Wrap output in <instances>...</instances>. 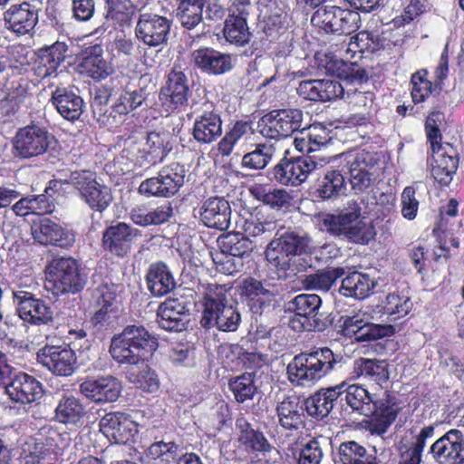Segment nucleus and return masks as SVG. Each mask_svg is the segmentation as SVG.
<instances>
[{
	"label": "nucleus",
	"mask_w": 464,
	"mask_h": 464,
	"mask_svg": "<svg viewBox=\"0 0 464 464\" xmlns=\"http://www.w3.org/2000/svg\"><path fill=\"white\" fill-rule=\"evenodd\" d=\"M157 348L156 338L144 327L129 325L111 338L109 353L119 364L132 368L150 358Z\"/></svg>",
	"instance_id": "1"
},
{
	"label": "nucleus",
	"mask_w": 464,
	"mask_h": 464,
	"mask_svg": "<svg viewBox=\"0 0 464 464\" xmlns=\"http://www.w3.org/2000/svg\"><path fill=\"white\" fill-rule=\"evenodd\" d=\"M335 363L334 353L327 347L301 353L287 365L289 382L300 387H311L327 375Z\"/></svg>",
	"instance_id": "2"
},
{
	"label": "nucleus",
	"mask_w": 464,
	"mask_h": 464,
	"mask_svg": "<svg viewBox=\"0 0 464 464\" xmlns=\"http://www.w3.org/2000/svg\"><path fill=\"white\" fill-rule=\"evenodd\" d=\"M203 296V316L201 324L205 327L217 326L223 332H234L240 324L239 313L233 305L224 303L227 288L217 284L202 285L199 289Z\"/></svg>",
	"instance_id": "3"
},
{
	"label": "nucleus",
	"mask_w": 464,
	"mask_h": 464,
	"mask_svg": "<svg viewBox=\"0 0 464 464\" xmlns=\"http://www.w3.org/2000/svg\"><path fill=\"white\" fill-rule=\"evenodd\" d=\"M320 228L360 245L368 244L376 234L371 222L361 218V209L358 207L338 215H325L321 220Z\"/></svg>",
	"instance_id": "4"
},
{
	"label": "nucleus",
	"mask_w": 464,
	"mask_h": 464,
	"mask_svg": "<svg viewBox=\"0 0 464 464\" xmlns=\"http://www.w3.org/2000/svg\"><path fill=\"white\" fill-rule=\"evenodd\" d=\"M56 182L72 184L80 198L92 209L102 212L111 202V189L96 180V175L90 170L72 171L69 176L58 174Z\"/></svg>",
	"instance_id": "5"
},
{
	"label": "nucleus",
	"mask_w": 464,
	"mask_h": 464,
	"mask_svg": "<svg viewBox=\"0 0 464 464\" xmlns=\"http://www.w3.org/2000/svg\"><path fill=\"white\" fill-rule=\"evenodd\" d=\"M311 238L295 232H285L276 237L267 245L265 256L268 264L279 271H286L292 257L312 251Z\"/></svg>",
	"instance_id": "6"
},
{
	"label": "nucleus",
	"mask_w": 464,
	"mask_h": 464,
	"mask_svg": "<svg viewBox=\"0 0 464 464\" xmlns=\"http://www.w3.org/2000/svg\"><path fill=\"white\" fill-rule=\"evenodd\" d=\"M84 285L79 274L77 262L72 258L54 259L48 266L45 288L54 295L74 294Z\"/></svg>",
	"instance_id": "7"
},
{
	"label": "nucleus",
	"mask_w": 464,
	"mask_h": 464,
	"mask_svg": "<svg viewBox=\"0 0 464 464\" xmlns=\"http://www.w3.org/2000/svg\"><path fill=\"white\" fill-rule=\"evenodd\" d=\"M330 162L331 157L323 154L284 160L275 168L274 175L283 185L297 186L313 171L321 169Z\"/></svg>",
	"instance_id": "8"
},
{
	"label": "nucleus",
	"mask_w": 464,
	"mask_h": 464,
	"mask_svg": "<svg viewBox=\"0 0 464 464\" xmlns=\"http://www.w3.org/2000/svg\"><path fill=\"white\" fill-rule=\"evenodd\" d=\"M311 22L326 33L349 35L359 29L361 15L356 11L327 5L317 9Z\"/></svg>",
	"instance_id": "9"
},
{
	"label": "nucleus",
	"mask_w": 464,
	"mask_h": 464,
	"mask_svg": "<svg viewBox=\"0 0 464 464\" xmlns=\"http://www.w3.org/2000/svg\"><path fill=\"white\" fill-rule=\"evenodd\" d=\"M303 122V111L299 109L272 111L259 122L261 134L268 139L290 137L299 130Z\"/></svg>",
	"instance_id": "10"
},
{
	"label": "nucleus",
	"mask_w": 464,
	"mask_h": 464,
	"mask_svg": "<svg viewBox=\"0 0 464 464\" xmlns=\"http://www.w3.org/2000/svg\"><path fill=\"white\" fill-rule=\"evenodd\" d=\"M54 137L44 128L28 125L19 129L14 138V153L24 159L36 157L47 151Z\"/></svg>",
	"instance_id": "11"
},
{
	"label": "nucleus",
	"mask_w": 464,
	"mask_h": 464,
	"mask_svg": "<svg viewBox=\"0 0 464 464\" xmlns=\"http://www.w3.org/2000/svg\"><path fill=\"white\" fill-rule=\"evenodd\" d=\"M184 183V170L178 163L163 168L157 177L141 182L139 191L146 196L170 197Z\"/></svg>",
	"instance_id": "12"
},
{
	"label": "nucleus",
	"mask_w": 464,
	"mask_h": 464,
	"mask_svg": "<svg viewBox=\"0 0 464 464\" xmlns=\"http://www.w3.org/2000/svg\"><path fill=\"white\" fill-rule=\"evenodd\" d=\"M37 362L58 376H71L77 367V357L69 346H44L37 353Z\"/></svg>",
	"instance_id": "13"
},
{
	"label": "nucleus",
	"mask_w": 464,
	"mask_h": 464,
	"mask_svg": "<svg viewBox=\"0 0 464 464\" xmlns=\"http://www.w3.org/2000/svg\"><path fill=\"white\" fill-rule=\"evenodd\" d=\"M189 88L188 79L181 71L169 72L167 83L161 88L160 101L168 114L188 104Z\"/></svg>",
	"instance_id": "14"
},
{
	"label": "nucleus",
	"mask_w": 464,
	"mask_h": 464,
	"mask_svg": "<svg viewBox=\"0 0 464 464\" xmlns=\"http://www.w3.org/2000/svg\"><path fill=\"white\" fill-rule=\"evenodd\" d=\"M372 318L363 314V309L359 314L347 317L343 323V331L347 335H353L357 341L368 342L390 336L394 333L391 324L371 323Z\"/></svg>",
	"instance_id": "15"
},
{
	"label": "nucleus",
	"mask_w": 464,
	"mask_h": 464,
	"mask_svg": "<svg viewBox=\"0 0 464 464\" xmlns=\"http://www.w3.org/2000/svg\"><path fill=\"white\" fill-rule=\"evenodd\" d=\"M341 160L349 164L350 183L352 188L356 192H362L367 189L372 181V157L364 151L353 153H343L331 157V161Z\"/></svg>",
	"instance_id": "16"
},
{
	"label": "nucleus",
	"mask_w": 464,
	"mask_h": 464,
	"mask_svg": "<svg viewBox=\"0 0 464 464\" xmlns=\"http://www.w3.org/2000/svg\"><path fill=\"white\" fill-rule=\"evenodd\" d=\"M170 21L154 14H141L136 25V35L149 46H159L167 42Z\"/></svg>",
	"instance_id": "17"
},
{
	"label": "nucleus",
	"mask_w": 464,
	"mask_h": 464,
	"mask_svg": "<svg viewBox=\"0 0 464 464\" xmlns=\"http://www.w3.org/2000/svg\"><path fill=\"white\" fill-rule=\"evenodd\" d=\"M33 238L42 245L70 247L75 241L74 234L47 218L34 222L31 227Z\"/></svg>",
	"instance_id": "18"
},
{
	"label": "nucleus",
	"mask_w": 464,
	"mask_h": 464,
	"mask_svg": "<svg viewBox=\"0 0 464 464\" xmlns=\"http://www.w3.org/2000/svg\"><path fill=\"white\" fill-rule=\"evenodd\" d=\"M140 236V230L121 222L105 229L102 246L112 255L124 256L130 251L134 239Z\"/></svg>",
	"instance_id": "19"
},
{
	"label": "nucleus",
	"mask_w": 464,
	"mask_h": 464,
	"mask_svg": "<svg viewBox=\"0 0 464 464\" xmlns=\"http://www.w3.org/2000/svg\"><path fill=\"white\" fill-rule=\"evenodd\" d=\"M411 308L412 302L409 295L398 291L388 294L381 304L365 306L363 314L372 319H382L384 316H394L396 319L406 316Z\"/></svg>",
	"instance_id": "20"
},
{
	"label": "nucleus",
	"mask_w": 464,
	"mask_h": 464,
	"mask_svg": "<svg viewBox=\"0 0 464 464\" xmlns=\"http://www.w3.org/2000/svg\"><path fill=\"white\" fill-rule=\"evenodd\" d=\"M434 435L432 426H425L419 431L411 430L399 444L400 453L398 464H421L422 452L428 439Z\"/></svg>",
	"instance_id": "21"
},
{
	"label": "nucleus",
	"mask_w": 464,
	"mask_h": 464,
	"mask_svg": "<svg viewBox=\"0 0 464 464\" xmlns=\"http://www.w3.org/2000/svg\"><path fill=\"white\" fill-rule=\"evenodd\" d=\"M430 452L440 463L450 461L452 464L464 462V440L458 430H451L437 440L430 447Z\"/></svg>",
	"instance_id": "22"
},
{
	"label": "nucleus",
	"mask_w": 464,
	"mask_h": 464,
	"mask_svg": "<svg viewBox=\"0 0 464 464\" xmlns=\"http://www.w3.org/2000/svg\"><path fill=\"white\" fill-rule=\"evenodd\" d=\"M99 427L104 436L116 443H128L137 433L135 422L121 412L106 413L101 419Z\"/></svg>",
	"instance_id": "23"
},
{
	"label": "nucleus",
	"mask_w": 464,
	"mask_h": 464,
	"mask_svg": "<svg viewBox=\"0 0 464 464\" xmlns=\"http://www.w3.org/2000/svg\"><path fill=\"white\" fill-rule=\"evenodd\" d=\"M297 93L305 100L327 102L343 97L345 87L333 79L302 81Z\"/></svg>",
	"instance_id": "24"
},
{
	"label": "nucleus",
	"mask_w": 464,
	"mask_h": 464,
	"mask_svg": "<svg viewBox=\"0 0 464 464\" xmlns=\"http://www.w3.org/2000/svg\"><path fill=\"white\" fill-rule=\"evenodd\" d=\"M121 389V382L111 375L86 380L80 385L81 393L98 403L115 401Z\"/></svg>",
	"instance_id": "25"
},
{
	"label": "nucleus",
	"mask_w": 464,
	"mask_h": 464,
	"mask_svg": "<svg viewBox=\"0 0 464 464\" xmlns=\"http://www.w3.org/2000/svg\"><path fill=\"white\" fill-rule=\"evenodd\" d=\"M390 378L389 363L385 360L359 358L349 372L352 381L362 380L382 386Z\"/></svg>",
	"instance_id": "26"
},
{
	"label": "nucleus",
	"mask_w": 464,
	"mask_h": 464,
	"mask_svg": "<svg viewBox=\"0 0 464 464\" xmlns=\"http://www.w3.org/2000/svg\"><path fill=\"white\" fill-rule=\"evenodd\" d=\"M198 213L200 220L208 227L226 230L229 227L231 208L224 198L211 197L205 199Z\"/></svg>",
	"instance_id": "27"
},
{
	"label": "nucleus",
	"mask_w": 464,
	"mask_h": 464,
	"mask_svg": "<svg viewBox=\"0 0 464 464\" xmlns=\"http://www.w3.org/2000/svg\"><path fill=\"white\" fill-rule=\"evenodd\" d=\"M19 316L24 322L45 324L52 321L53 312L44 301L35 298L32 293L15 294Z\"/></svg>",
	"instance_id": "28"
},
{
	"label": "nucleus",
	"mask_w": 464,
	"mask_h": 464,
	"mask_svg": "<svg viewBox=\"0 0 464 464\" xmlns=\"http://www.w3.org/2000/svg\"><path fill=\"white\" fill-rule=\"evenodd\" d=\"M5 391L12 401L23 404L34 402L43 394L40 382L24 372L14 374L12 381L6 384Z\"/></svg>",
	"instance_id": "29"
},
{
	"label": "nucleus",
	"mask_w": 464,
	"mask_h": 464,
	"mask_svg": "<svg viewBox=\"0 0 464 464\" xmlns=\"http://www.w3.org/2000/svg\"><path fill=\"white\" fill-rule=\"evenodd\" d=\"M5 22L9 30L18 35H24L30 34L37 24V11L26 2L13 5L5 13Z\"/></svg>",
	"instance_id": "30"
},
{
	"label": "nucleus",
	"mask_w": 464,
	"mask_h": 464,
	"mask_svg": "<svg viewBox=\"0 0 464 464\" xmlns=\"http://www.w3.org/2000/svg\"><path fill=\"white\" fill-rule=\"evenodd\" d=\"M192 59L198 69L208 74H224L233 68L231 55L213 48L195 50L192 53Z\"/></svg>",
	"instance_id": "31"
},
{
	"label": "nucleus",
	"mask_w": 464,
	"mask_h": 464,
	"mask_svg": "<svg viewBox=\"0 0 464 464\" xmlns=\"http://www.w3.org/2000/svg\"><path fill=\"white\" fill-rule=\"evenodd\" d=\"M67 49L63 42L40 48L34 65L35 74L42 79L56 75L58 68L65 59Z\"/></svg>",
	"instance_id": "32"
},
{
	"label": "nucleus",
	"mask_w": 464,
	"mask_h": 464,
	"mask_svg": "<svg viewBox=\"0 0 464 464\" xmlns=\"http://www.w3.org/2000/svg\"><path fill=\"white\" fill-rule=\"evenodd\" d=\"M170 137L165 132H150L145 144L140 150L141 167H149L163 160L168 152L171 150Z\"/></svg>",
	"instance_id": "33"
},
{
	"label": "nucleus",
	"mask_w": 464,
	"mask_h": 464,
	"mask_svg": "<svg viewBox=\"0 0 464 464\" xmlns=\"http://www.w3.org/2000/svg\"><path fill=\"white\" fill-rule=\"evenodd\" d=\"M345 382L341 384L321 389L305 401V408L309 415L316 418L326 417L333 410L334 402L343 392Z\"/></svg>",
	"instance_id": "34"
},
{
	"label": "nucleus",
	"mask_w": 464,
	"mask_h": 464,
	"mask_svg": "<svg viewBox=\"0 0 464 464\" xmlns=\"http://www.w3.org/2000/svg\"><path fill=\"white\" fill-rule=\"evenodd\" d=\"M186 307L179 299H167L157 312L159 325L167 331L179 332L185 328Z\"/></svg>",
	"instance_id": "35"
},
{
	"label": "nucleus",
	"mask_w": 464,
	"mask_h": 464,
	"mask_svg": "<svg viewBox=\"0 0 464 464\" xmlns=\"http://www.w3.org/2000/svg\"><path fill=\"white\" fill-rule=\"evenodd\" d=\"M192 133L198 142L212 143L222 134L220 116L213 111H204L196 118Z\"/></svg>",
	"instance_id": "36"
},
{
	"label": "nucleus",
	"mask_w": 464,
	"mask_h": 464,
	"mask_svg": "<svg viewBox=\"0 0 464 464\" xmlns=\"http://www.w3.org/2000/svg\"><path fill=\"white\" fill-rule=\"evenodd\" d=\"M79 71L94 80H102L113 72V67L102 57V48L96 44L85 51Z\"/></svg>",
	"instance_id": "37"
},
{
	"label": "nucleus",
	"mask_w": 464,
	"mask_h": 464,
	"mask_svg": "<svg viewBox=\"0 0 464 464\" xmlns=\"http://www.w3.org/2000/svg\"><path fill=\"white\" fill-rule=\"evenodd\" d=\"M93 297L97 306L93 316L96 324H102L118 316L119 303L112 287L107 285L99 286L95 290Z\"/></svg>",
	"instance_id": "38"
},
{
	"label": "nucleus",
	"mask_w": 464,
	"mask_h": 464,
	"mask_svg": "<svg viewBox=\"0 0 464 464\" xmlns=\"http://www.w3.org/2000/svg\"><path fill=\"white\" fill-rule=\"evenodd\" d=\"M322 300L315 294H302L297 295L294 301L295 307L294 318L290 321V325L294 330L304 328L309 318L314 317L321 306Z\"/></svg>",
	"instance_id": "39"
},
{
	"label": "nucleus",
	"mask_w": 464,
	"mask_h": 464,
	"mask_svg": "<svg viewBox=\"0 0 464 464\" xmlns=\"http://www.w3.org/2000/svg\"><path fill=\"white\" fill-rule=\"evenodd\" d=\"M53 103L58 112L68 121L79 119L84 108L82 97L67 89H57L53 94Z\"/></svg>",
	"instance_id": "40"
},
{
	"label": "nucleus",
	"mask_w": 464,
	"mask_h": 464,
	"mask_svg": "<svg viewBox=\"0 0 464 464\" xmlns=\"http://www.w3.org/2000/svg\"><path fill=\"white\" fill-rule=\"evenodd\" d=\"M148 288L155 296H163L176 286L175 279L163 263L152 264L147 275Z\"/></svg>",
	"instance_id": "41"
},
{
	"label": "nucleus",
	"mask_w": 464,
	"mask_h": 464,
	"mask_svg": "<svg viewBox=\"0 0 464 464\" xmlns=\"http://www.w3.org/2000/svg\"><path fill=\"white\" fill-rule=\"evenodd\" d=\"M374 286L375 281L370 276L353 272L343 279L340 293L347 297L363 299L370 295Z\"/></svg>",
	"instance_id": "42"
},
{
	"label": "nucleus",
	"mask_w": 464,
	"mask_h": 464,
	"mask_svg": "<svg viewBox=\"0 0 464 464\" xmlns=\"http://www.w3.org/2000/svg\"><path fill=\"white\" fill-rule=\"evenodd\" d=\"M381 46L382 44L378 35L368 31H361L350 38L344 50L341 49L339 52L340 56H343V53H345V58L352 59L355 57L356 53H374Z\"/></svg>",
	"instance_id": "43"
},
{
	"label": "nucleus",
	"mask_w": 464,
	"mask_h": 464,
	"mask_svg": "<svg viewBox=\"0 0 464 464\" xmlns=\"http://www.w3.org/2000/svg\"><path fill=\"white\" fill-rule=\"evenodd\" d=\"M171 215V206L169 204H163L155 208L136 207L130 212V218L136 225L148 227L167 222Z\"/></svg>",
	"instance_id": "44"
},
{
	"label": "nucleus",
	"mask_w": 464,
	"mask_h": 464,
	"mask_svg": "<svg viewBox=\"0 0 464 464\" xmlns=\"http://www.w3.org/2000/svg\"><path fill=\"white\" fill-rule=\"evenodd\" d=\"M84 414L83 405L72 395H63L55 408V419L63 424L78 425Z\"/></svg>",
	"instance_id": "45"
},
{
	"label": "nucleus",
	"mask_w": 464,
	"mask_h": 464,
	"mask_svg": "<svg viewBox=\"0 0 464 464\" xmlns=\"http://www.w3.org/2000/svg\"><path fill=\"white\" fill-rule=\"evenodd\" d=\"M236 428L238 430V440L246 449L257 452H268L271 446L264 434L256 431L244 418H238L236 421Z\"/></svg>",
	"instance_id": "46"
},
{
	"label": "nucleus",
	"mask_w": 464,
	"mask_h": 464,
	"mask_svg": "<svg viewBox=\"0 0 464 464\" xmlns=\"http://www.w3.org/2000/svg\"><path fill=\"white\" fill-rule=\"evenodd\" d=\"M20 457L24 464H53L52 450L33 438L22 444Z\"/></svg>",
	"instance_id": "47"
},
{
	"label": "nucleus",
	"mask_w": 464,
	"mask_h": 464,
	"mask_svg": "<svg viewBox=\"0 0 464 464\" xmlns=\"http://www.w3.org/2000/svg\"><path fill=\"white\" fill-rule=\"evenodd\" d=\"M343 390L346 392V402L353 411H359L364 416L372 415L374 412L375 399L366 389L361 385L353 384L346 388L344 386Z\"/></svg>",
	"instance_id": "48"
},
{
	"label": "nucleus",
	"mask_w": 464,
	"mask_h": 464,
	"mask_svg": "<svg viewBox=\"0 0 464 464\" xmlns=\"http://www.w3.org/2000/svg\"><path fill=\"white\" fill-rule=\"evenodd\" d=\"M325 68L329 73L344 81L362 83L365 79L363 70L354 69L353 63L345 62L342 57L331 56L327 58Z\"/></svg>",
	"instance_id": "49"
},
{
	"label": "nucleus",
	"mask_w": 464,
	"mask_h": 464,
	"mask_svg": "<svg viewBox=\"0 0 464 464\" xmlns=\"http://www.w3.org/2000/svg\"><path fill=\"white\" fill-rule=\"evenodd\" d=\"M346 190L345 179L339 170H328L319 179L316 192L323 199H330L343 195Z\"/></svg>",
	"instance_id": "50"
},
{
	"label": "nucleus",
	"mask_w": 464,
	"mask_h": 464,
	"mask_svg": "<svg viewBox=\"0 0 464 464\" xmlns=\"http://www.w3.org/2000/svg\"><path fill=\"white\" fill-rule=\"evenodd\" d=\"M223 32L227 42L239 46L245 45L250 39V32L245 16L228 14Z\"/></svg>",
	"instance_id": "51"
},
{
	"label": "nucleus",
	"mask_w": 464,
	"mask_h": 464,
	"mask_svg": "<svg viewBox=\"0 0 464 464\" xmlns=\"http://www.w3.org/2000/svg\"><path fill=\"white\" fill-rule=\"evenodd\" d=\"M128 379L137 388L148 392H154L160 387L156 373L150 370L145 362H140L139 366L130 368L128 372Z\"/></svg>",
	"instance_id": "52"
},
{
	"label": "nucleus",
	"mask_w": 464,
	"mask_h": 464,
	"mask_svg": "<svg viewBox=\"0 0 464 464\" xmlns=\"http://www.w3.org/2000/svg\"><path fill=\"white\" fill-rule=\"evenodd\" d=\"M34 285L33 268L27 265L16 266L9 276V286L13 293L14 302L15 294L30 293L29 289L33 288Z\"/></svg>",
	"instance_id": "53"
},
{
	"label": "nucleus",
	"mask_w": 464,
	"mask_h": 464,
	"mask_svg": "<svg viewBox=\"0 0 464 464\" xmlns=\"http://www.w3.org/2000/svg\"><path fill=\"white\" fill-rule=\"evenodd\" d=\"M253 193L258 200L274 209L287 208L292 206L293 198L285 189L258 187Z\"/></svg>",
	"instance_id": "54"
},
{
	"label": "nucleus",
	"mask_w": 464,
	"mask_h": 464,
	"mask_svg": "<svg viewBox=\"0 0 464 464\" xmlns=\"http://www.w3.org/2000/svg\"><path fill=\"white\" fill-rule=\"evenodd\" d=\"M278 421L285 430H297L303 423L302 413L298 403L286 398L276 408Z\"/></svg>",
	"instance_id": "55"
},
{
	"label": "nucleus",
	"mask_w": 464,
	"mask_h": 464,
	"mask_svg": "<svg viewBox=\"0 0 464 464\" xmlns=\"http://www.w3.org/2000/svg\"><path fill=\"white\" fill-rule=\"evenodd\" d=\"M218 244L222 252L242 260L253 250L251 240L238 234L227 235L218 240Z\"/></svg>",
	"instance_id": "56"
},
{
	"label": "nucleus",
	"mask_w": 464,
	"mask_h": 464,
	"mask_svg": "<svg viewBox=\"0 0 464 464\" xmlns=\"http://www.w3.org/2000/svg\"><path fill=\"white\" fill-rule=\"evenodd\" d=\"M369 460L365 448L355 441L342 443L334 458L335 464H364Z\"/></svg>",
	"instance_id": "57"
},
{
	"label": "nucleus",
	"mask_w": 464,
	"mask_h": 464,
	"mask_svg": "<svg viewBox=\"0 0 464 464\" xmlns=\"http://www.w3.org/2000/svg\"><path fill=\"white\" fill-rule=\"evenodd\" d=\"M203 3L201 0H182L177 10L181 24L192 29L202 20Z\"/></svg>",
	"instance_id": "58"
},
{
	"label": "nucleus",
	"mask_w": 464,
	"mask_h": 464,
	"mask_svg": "<svg viewBox=\"0 0 464 464\" xmlns=\"http://www.w3.org/2000/svg\"><path fill=\"white\" fill-rule=\"evenodd\" d=\"M374 412L370 416L373 417V420L378 422L382 431H385L386 429L395 420L399 413L400 407L396 402L387 397L385 400H374Z\"/></svg>",
	"instance_id": "59"
},
{
	"label": "nucleus",
	"mask_w": 464,
	"mask_h": 464,
	"mask_svg": "<svg viewBox=\"0 0 464 464\" xmlns=\"http://www.w3.org/2000/svg\"><path fill=\"white\" fill-rule=\"evenodd\" d=\"M275 148L272 144H259L255 150L243 157V166L252 169H264L272 160Z\"/></svg>",
	"instance_id": "60"
},
{
	"label": "nucleus",
	"mask_w": 464,
	"mask_h": 464,
	"mask_svg": "<svg viewBox=\"0 0 464 464\" xmlns=\"http://www.w3.org/2000/svg\"><path fill=\"white\" fill-rule=\"evenodd\" d=\"M342 275L343 270L340 268L321 270L307 276L304 282L309 289L327 291Z\"/></svg>",
	"instance_id": "61"
},
{
	"label": "nucleus",
	"mask_w": 464,
	"mask_h": 464,
	"mask_svg": "<svg viewBox=\"0 0 464 464\" xmlns=\"http://www.w3.org/2000/svg\"><path fill=\"white\" fill-rule=\"evenodd\" d=\"M229 388L238 402L252 399L256 391L252 373H244L230 380Z\"/></svg>",
	"instance_id": "62"
},
{
	"label": "nucleus",
	"mask_w": 464,
	"mask_h": 464,
	"mask_svg": "<svg viewBox=\"0 0 464 464\" xmlns=\"http://www.w3.org/2000/svg\"><path fill=\"white\" fill-rule=\"evenodd\" d=\"M431 147V163L448 167L450 171H456L458 168V160L454 149L449 144L440 142L430 144Z\"/></svg>",
	"instance_id": "63"
},
{
	"label": "nucleus",
	"mask_w": 464,
	"mask_h": 464,
	"mask_svg": "<svg viewBox=\"0 0 464 464\" xmlns=\"http://www.w3.org/2000/svg\"><path fill=\"white\" fill-rule=\"evenodd\" d=\"M178 451L179 446L176 443L159 441L149 447L147 454L159 464H169L177 459Z\"/></svg>",
	"instance_id": "64"
}]
</instances>
